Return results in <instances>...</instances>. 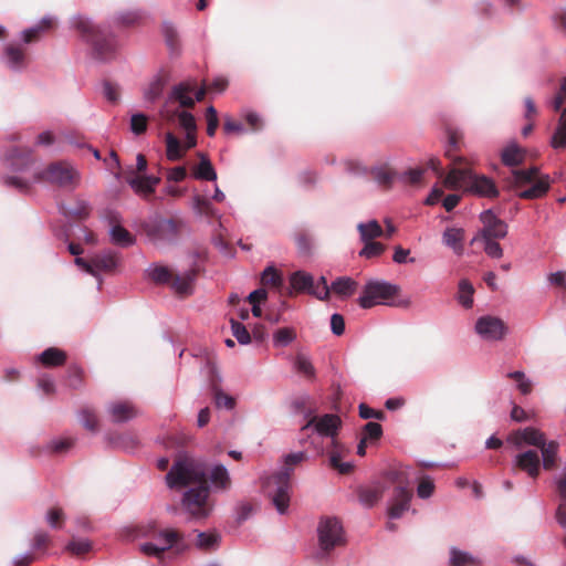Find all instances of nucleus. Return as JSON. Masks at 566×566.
<instances>
[{
    "label": "nucleus",
    "instance_id": "obj_59",
    "mask_svg": "<svg viewBox=\"0 0 566 566\" xmlns=\"http://www.w3.org/2000/svg\"><path fill=\"white\" fill-rule=\"evenodd\" d=\"M148 118L144 114H134L130 118V129L135 135H142L147 130Z\"/></svg>",
    "mask_w": 566,
    "mask_h": 566
},
{
    "label": "nucleus",
    "instance_id": "obj_12",
    "mask_svg": "<svg viewBox=\"0 0 566 566\" xmlns=\"http://www.w3.org/2000/svg\"><path fill=\"white\" fill-rule=\"evenodd\" d=\"M208 87L203 86L196 91V82H182L175 85L169 94V98L179 103L181 107L192 108L196 101L201 102Z\"/></svg>",
    "mask_w": 566,
    "mask_h": 566
},
{
    "label": "nucleus",
    "instance_id": "obj_23",
    "mask_svg": "<svg viewBox=\"0 0 566 566\" xmlns=\"http://www.w3.org/2000/svg\"><path fill=\"white\" fill-rule=\"evenodd\" d=\"M161 116L169 123L178 118L179 126L187 132L197 130V124L195 116L186 111H169L167 108L161 109Z\"/></svg>",
    "mask_w": 566,
    "mask_h": 566
},
{
    "label": "nucleus",
    "instance_id": "obj_58",
    "mask_svg": "<svg viewBox=\"0 0 566 566\" xmlns=\"http://www.w3.org/2000/svg\"><path fill=\"white\" fill-rule=\"evenodd\" d=\"M434 489L436 486L432 479L429 476H423L419 481L417 494L420 499H429L433 494Z\"/></svg>",
    "mask_w": 566,
    "mask_h": 566
},
{
    "label": "nucleus",
    "instance_id": "obj_63",
    "mask_svg": "<svg viewBox=\"0 0 566 566\" xmlns=\"http://www.w3.org/2000/svg\"><path fill=\"white\" fill-rule=\"evenodd\" d=\"M424 170V168L409 169L402 175V178L406 179L409 185H420L422 182Z\"/></svg>",
    "mask_w": 566,
    "mask_h": 566
},
{
    "label": "nucleus",
    "instance_id": "obj_24",
    "mask_svg": "<svg viewBox=\"0 0 566 566\" xmlns=\"http://www.w3.org/2000/svg\"><path fill=\"white\" fill-rule=\"evenodd\" d=\"M384 493L385 486L381 484L363 486L358 490V499L363 505L373 507L382 499Z\"/></svg>",
    "mask_w": 566,
    "mask_h": 566
},
{
    "label": "nucleus",
    "instance_id": "obj_41",
    "mask_svg": "<svg viewBox=\"0 0 566 566\" xmlns=\"http://www.w3.org/2000/svg\"><path fill=\"white\" fill-rule=\"evenodd\" d=\"M525 158V151L521 147L516 145L507 146L502 151V161L506 166H518L524 161Z\"/></svg>",
    "mask_w": 566,
    "mask_h": 566
},
{
    "label": "nucleus",
    "instance_id": "obj_18",
    "mask_svg": "<svg viewBox=\"0 0 566 566\" xmlns=\"http://www.w3.org/2000/svg\"><path fill=\"white\" fill-rule=\"evenodd\" d=\"M9 160H10L11 167L14 170L24 171V170L29 169L35 163V157H34V153L31 148L15 147L10 150Z\"/></svg>",
    "mask_w": 566,
    "mask_h": 566
},
{
    "label": "nucleus",
    "instance_id": "obj_27",
    "mask_svg": "<svg viewBox=\"0 0 566 566\" xmlns=\"http://www.w3.org/2000/svg\"><path fill=\"white\" fill-rule=\"evenodd\" d=\"M556 486L560 501L555 517L557 523L566 528V472L557 480Z\"/></svg>",
    "mask_w": 566,
    "mask_h": 566
},
{
    "label": "nucleus",
    "instance_id": "obj_61",
    "mask_svg": "<svg viewBox=\"0 0 566 566\" xmlns=\"http://www.w3.org/2000/svg\"><path fill=\"white\" fill-rule=\"evenodd\" d=\"M206 119H207V134L212 137L216 134V130L219 126L218 113L213 106H209L206 111Z\"/></svg>",
    "mask_w": 566,
    "mask_h": 566
},
{
    "label": "nucleus",
    "instance_id": "obj_3",
    "mask_svg": "<svg viewBox=\"0 0 566 566\" xmlns=\"http://www.w3.org/2000/svg\"><path fill=\"white\" fill-rule=\"evenodd\" d=\"M136 538H149L150 542L139 545V551L146 556L163 558L165 553L172 547L187 549L184 533L176 528H160L156 522L139 525L135 530Z\"/></svg>",
    "mask_w": 566,
    "mask_h": 566
},
{
    "label": "nucleus",
    "instance_id": "obj_43",
    "mask_svg": "<svg viewBox=\"0 0 566 566\" xmlns=\"http://www.w3.org/2000/svg\"><path fill=\"white\" fill-rule=\"evenodd\" d=\"M80 417L85 429L92 432L99 430V420L95 409L85 406L80 410Z\"/></svg>",
    "mask_w": 566,
    "mask_h": 566
},
{
    "label": "nucleus",
    "instance_id": "obj_55",
    "mask_svg": "<svg viewBox=\"0 0 566 566\" xmlns=\"http://www.w3.org/2000/svg\"><path fill=\"white\" fill-rule=\"evenodd\" d=\"M195 209L198 213L206 217H216L217 210L213 208L211 202L202 196H196L195 199Z\"/></svg>",
    "mask_w": 566,
    "mask_h": 566
},
{
    "label": "nucleus",
    "instance_id": "obj_60",
    "mask_svg": "<svg viewBox=\"0 0 566 566\" xmlns=\"http://www.w3.org/2000/svg\"><path fill=\"white\" fill-rule=\"evenodd\" d=\"M51 544V536L45 531H38L32 541V547L35 551L44 552Z\"/></svg>",
    "mask_w": 566,
    "mask_h": 566
},
{
    "label": "nucleus",
    "instance_id": "obj_57",
    "mask_svg": "<svg viewBox=\"0 0 566 566\" xmlns=\"http://www.w3.org/2000/svg\"><path fill=\"white\" fill-rule=\"evenodd\" d=\"M6 186L17 189L21 193H28L31 190V184L15 176H8L3 179Z\"/></svg>",
    "mask_w": 566,
    "mask_h": 566
},
{
    "label": "nucleus",
    "instance_id": "obj_47",
    "mask_svg": "<svg viewBox=\"0 0 566 566\" xmlns=\"http://www.w3.org/2000/svg\"><path fill=\"white\" fill-rule=\"evenodd\" d=\"M294 367L298 374H302L308 379L315 378V368L311 360L303 354H297L294 360Z\"/></svg>",
    "mask_w": 566,
    "mask_h": 566
},
{
    "label": "nucleus",
    "instance_id": "obj_26",
    "mask_svg": "<svg viewBox=\"0 0 566 566\" xmlns=\"http://www.w3.org/2000/svg\"><path fill=\"white\" fill-rule=\"evenodd\" d=\"M7 63L12 69H21L27 64L25 49L21 44L10 43L4 49Z\"/></svg>",
    "mask_w": 566,
    "mask_h": 566
},
{
    "label": "nucleus",
    "instance_id": "obj_29",
    "mask_svg": "<svg viewBox=\"0 0 566 566\" xmlns=\"http://www.w3.org/2000/svg\"><path fill=\"white\" fill-rule=\"evenodd\" d=\"M66 358V353L57 347L46 348L39 357L41 364L45 367L62 366Z\"/></svg>",
    "mask_w": 566,
    "mask_h": 566
},
{
    "label": "nucleus",
    "instance_id": "obj_1",
    "mask_svg": "<svg viewBox=\"0 0 566 566\" xmlns=\"http://www.w3.org/2000/svg\"><path fill=\"white\" fill-rule=\"evenodd\" d=\"M166 482L170 489L198 483V488L190 489L185 493L184 505L195 517H206L209 514L207 504L209 496L208 479L200 463L186 455H179L167 473Z\"/></svg>",
    "mask_w": 566,
    "mask_h": 566
},
{
    "label": "nucleus",
    "instance_id": "obj_6",
    "mask_svg": "<svg viewBox=\"0 0 566 566\" xmlns=\"http://www.w3.org/2000/svg\"><path fill=\"white\" fill-rule=\"evenodd\" d=\"M385 476L395 485L388 503L387 515L389 518H400L410 509L413 496L411 470L409 467H398L389 470Z\"/></svg>",
    "mask_w": 566,
    "mask_h": 566
},
{
    "label": "nucleus",
    "instance_id": "obj_48",
    "mask_svg": "<svg viewBox=\"0 0 566 566\" xmlns=\"http://www.w3.org/2000/svg\"><path fill=\"white\" fill-rule=\"evenodd\" d=\"M296 338V332L292 327L279 328L273 336L275 346H287Z\"/></svg>",
    "mask_w": 566,
    "mask_h": 566
},
{
    "label": "nucleus",
    "instance_id": "obj_22",
    "mask_svg": "<svg viewBox=\"0 0 566 566\" xmlns=\"http://www.w3.org/2000/svg\"><path fill=\"white\" fill-rule=\"evenodd\" d=\"M55 28V20L51 17L43 18L39 24L33 28L27 29L22 33V39L25 44L38 42L44 32H49Z\"/></svg>",
    "mask_w": 566,
    "mask_h": 566
},
{
    "label": "nucleus",
    "instance_id": "obj_39",
    "mask_svg": "<svg viewBox=\"0 0 566 566\" xmlns=\"http://www.w3.org/2000/svg\"><path fill=\"white\" fill-rule=\"evenodd\" d=\"M516 437L518 440L525 442L526 444L534 446L539 448L546 441L545 436L542 431L527 427L523 430L516 432Z\"/></svg>",
    "mask_w": 566,
    "mask_h": 566
},
{
    "label": "nucleus",
    "instance_id": "obj_10",
    "mask_svg": "<svg viewBox=\"0 0 566 566\" xmlns=\"http://www.w3.org/2000/svg\"><path fill=\"white\" fill-rule=\"evenodd\" d=\"M399 286L388 282L373 281L365 285L358 300L363 308H371L377 304H388V301L399 294Z\"/></svg>",
    "mask_w": 566,
    "mask_h": 566
},
{
    "label": "nucleus",
    "instance_id": "obj_50",
    "mask_svg": "<svg viewBox=\"0 0 566 566\" xmlns=\"http://www.w3.org/2000/svg\"><path fill=\"white\" fill-rule=\"evenodd\" d=\"M65 514L60 506L51 507L46 513V522L52 528L60 530L63 527Z\"/></svg>",
    "mask_w": 566,
    "mask_h": 566
},
{
    "label": "nucleus",
    "instance_id": "obj_53",
    "mask_svg": "<svg viewBox=\"0 0 566 566\" xmlns=\"http://www.w3.org/2000/svg\"><path fill=\"white\" fill-rule=\"evenodd\" d=\"M365 247L359 252L360 256H365L367 259L379 256L384 253L386 247L376 241H365Z\"/></svg>",
    "mask_w": 566,
    "mask_h": 566
},
{
    "label": "nucleus",
    "instance_id": "obj_11",
    "mask_svg": "<svg viewBox=\"0 0 566 566\" xmlns=\"http://www.w3.org/2000/svg\"><path fill=\"white\" fill-rule=\"evenodd\" d=\"M513 176L517 185L532 184L527 189L518 193L522 199L541 198L549 189L548 176L538 177V169L536 167L525 170H514Z\"/></svg>",
    "mask_w": 566,
    "mask_h": 566
},
{
    "label": "nucleus",
    "instance_id": "obj_28",
    "mask_svg": "<svg viewBox=\"0 0 566 566\" xmlns=\"http://www.w3.org/2000/svg\"><path fill=\"white\" fill-rule=\"evenodd\" d=\"M109 234L112 242L122 248L130 247L136 241L135 237L128 230H126L119 223H114L113 220Z\"/></svg>",
    "mask_w": 566,
    "mask_h": 566
},
{
    "label": "nucleus",
    "instance_id": "obj_52",
    "mask_svg": "<svg viewBox=\"0 0 566 566\" xmlns=\"http://www.w3.org/2000/svg\"><path fill=\"white\" fill-rule=\"evenodd\" d=\"M140 20L142 14L138 11H127L119 13L115 19V23L128 28L138 24Z\"/></svg>",
    "mask_w": 566,
    "mask_h": 566
},
{
    "label": "nucleus",
    "instance_id": "obj_54",
    "mask_svg": "<svg viewBox=\"0 0 566 566\" xmlns=\"http://www.w3.org/2000/svg\"><path fill=\"white\" fill-rule=\"evenodd\" d=\"M230 323H231L232 334L238 339V342L242 345L249 344L251 342V336H250V333L248 332L247 327L242 323H240L233 318L230 319Z\"/></svg>",
    "mask_w": 566,
    "mask_h": 566
},
{
    "label": "nucleus",
    "instance_id": "obj_13",
    "mask_svg": "<svg viewBox=\"0 0 566 566\" xmlns=\"http://www.w3.org/2000/svg\"><path fill=\"white\" fill-rule=\"evenodd\" d=\"M475 331L484 339L500 340L506 335L507 326L501 318L486 315L476 321Z\"/></svg>",
    "mask_w": 566,
    "mask_h": 566
},
{
    "label": "nucleus",
    "instance_id": "obj_21",
    "mask_svg": "<svg viewBox=\"0 0 566 566\" xmlns=\"http://www.w3.org/2000/svg\"><path fill=\"white\" fill-rule=\"evenodd\" d=\"M331 444L332 449L328 451L329 465L342 474L349 473L353 470V465L342 462V458L346 454L347 450L336 440H331Z\"/></svg>",
    "mask_w": 566,
    "mask_h": 566
},
{
    "label": "nucleus",
    "instance_id": "obj_8",
    "mask_svg": "<svg viewBox=\"0 0 566 566\" xmlns=\"http://www.w3.org/2000/svg\"><path fill=\"white\" fill-rule=\"evenodd\" d=\"M196 275V270L178 274L161 265L155 266L149 273V276L154 282L158 284H169L175 293L181 297L192 294Z\"/></svg>",
    "mask_w": 566,
    "mask_h": 566
},
{
    "label": "nucleus",
    "instance_id": "obj_9",
    "mask_svg": "<svg viewBox=\"0 0 566 566\" xmlns=\"http://www.w3.org/2000/svg\"><path fill=\"white\" fill-rule=\"evenodd\" d=\"M318 545L322 554H329L335 547L345 544L340 522L336 517H323L317 526Z\"/></svg>",
    "mask_w": 566,
    "mask_h": 566
},
{
    "label": "nucleus",
    "instance_id": "obj_32",
    "mask_svg": "<svg viewBox=\"0 0 566 566\" xmlns=\"http://www.w3.org/2000/svg\"><path fill=\"white\" fill-rule=\"evenodd\" d=\"M463 230L459 228H448L443 232L442 241L446 245L450 247L457 254L463 251Z\"/></svg>",
    "mask_w": 566,
    "mask_h": 566
},
{
    "label": "nucleus",
    "instance_id": "obj_51",
    "mask_svg": "<svg viewBox=\"0 0 566 566\" xmlns=\"http://www.w3.org/2000/svg\"><path fill=\"white\" fill-rule=\"evenodd\" d=\"M382 437V427L378 422H367L363 427L361 438L367 441L375 442Z\"/></svg>",
    "mask_w": 566,
    "mask_h": 566
},
{
    "label": "nucleus",
    "instance_id": "obj_36",
    "mask_svg": "<svg viewBox=\"0 0 566 566\" xmlns=\"http://www.w3.org/2000/svg\"><path fill=\"white\" fill-rule=\"evenodd\" d=\"M167 84V76L165 74H158L147 86L144 92L145 99L148 102H155L158 99Z\"/></svg>",
    "mask_w": 566,
    "mask_h": 566
},
{
    "label": "nucleus",
    "instance_id": "obj_49",
    "mask_svg": "<svg viewBox=\"0 0 566 566\" xmlns=\"http://www.w3.org/2000/svg\"><path fill=\"white\" fill-rule=\"evenodd\" d=\"M261 283L265 286L280 287L283 279L275 268L268 266L262 273Z\"/></svg>",
    "mask_w": 566,
    "mask_h": 566
},
{
    "label": "nucleus",
    "instance_id": "obj_4",
    "mask_svg": "<svg viewBox=\"0 0 566 566\" xmlns=\"http://www.w3.org/2000/svg\"><path fill=\"white\" fill-rule=\"evenodd\" d=\"M306 459L304 452L291 453L285 458V467L263 482L265 493L271 497L273 505L279 513L284 514L290 504L291 476L293 465Z\"/></svg>",
    "mask_w": 566,
    "mask_h": 566
},
{
    "label": "nucleus",
    "instance_id": "obj_30",
    "mask_svg": "<svg viewBox=\"0 0 566 566\" xmlns=\"http://www.w3.org/2000/svg\"><path fill=\"white\" fill-rule=\"evenodd\" d=\"M290 284L296 293L307 292L311 294L314 280L313 276L304 271H296L290 277Z\"/></svg>",
    "mask_w": 566,
    "mask_h": 566
},
{
    "label": "nucleus",
    "instance_id": "obj_2",
    "mask_svg": "<svg viewBox=\"0 0 566 566\" xmlns=\"http://www.w3.org/2000/svg\"><path fill=\"white\" fill-rule=\"evenodd\" d=\"M473 164L474 160L467 157L459 156L455 158L454 167L443 178V185L449 189H462L479 197H497L499 190L494 181L484 175L474 174L469 167Z\"/></svg>",
    "mask_w": 566,
    "mask_h": 566
},
{
    "label": "nucleus",
    "instance_id": "obj_15",
    "mask_svg": "<svg viewBox=\"0 0 566 566\" xmlns=\"http://www.w3.org/2000/svg\"><path fill=\"white\" fill-rule=\"evenodd\" d=\"M185 227V222L177 218L158 220L149 232L154 239L160 241L176 240Z\"/></svg>",
    "mask_w": 566,
    "mask_h": 566
},
{
    "label": "nucleus",
    "instance_id": "obj_38",
    "mask_svg": "<svg viewBox=\"0 0 566 566\" xmlns=\"http://www.w3.org/2000/svg\"><path fill=\"white\" fill-rule=\"evenodd\" d=\"M558 447L556 441H545L543 446L539 447L545 470H553L556 467Z\"/></svg>",
    "mask_w": 566,
    "mask_h": 566
},
{
    "label": "nucleus",
    "instance_id": "obj_46",
    "mask_svg": "<svg viewBox=\"0 0 566 566\" xmlns=\"http://www.w3.org/2000/svg\"><path fill=\"white\" fill-rule=\"evenodd\" d=\"M357 283L350 277H339L332 283V291L340 296H349L354 294Z\"/></svg>",
    "mask_w": 566,
    "mask_h": 566
},
{
    "label": "nucleus",
    "instance_id": "obj_42",
    "mask_svg": "<svg viewBox=\"0 0 566 566\" xmlns=\"http://www.w3.org/2000/svg\"><path fill=\"white\" fill-rule=\"evenodd\" d=\"M473 294H474V287L471 284V282L467 279H462L459 282V290H458L459 303L465 308H471L473 305Z\"/></svg>",
    "mask_w": 566,
    "mask_h": 566
},
{
    "label": "nucleus",
    "instance_id": "obj_14",
    "mask_svg": "<svg viewBox=\"0 0 566 566\" xmlns=\"http://www.w3.org/2000/svg\"><path fill=\"white\" fill-rule=\"evenodd\" d=\"M480 220L483 223L481 237L483 240H497L503 239L507 234V224L497 218L492 210H485L480 214Z\"/></svg>",
    "mask_w": 566,
    "mask_h": 566
},
{
    "label": "nucleus",
    "instance_id": "obj_64",
    "mask_svg": "<svg viewBox=\"0 0 566 566\" xmlns=\"http://www.w3.org/2000/svg\"><path fill=\"white\" fill-rule=\"evenodd\" d=\"M359 416L363 418V419H371V418H375V419H378V420H382L385 419V412L381 411V410H375L370 407H368L367 405L365 403H360L359 405Z\"/></svg>",
    "mask_w": 566,
    "mask_h": 566
},
{
    "label": "nucleus",
    "instance_id": "obj_19",
    "mask_svg": "<svg viewBox=\"0 0 566 566\" xmlns=\"http://www.w3.org/2000/svg\"><path fill=\"white\" fill-rule=\"evenodd\" d=\"M515 465L520 470L527 472V474L531 478H533V479L537 478L539 474V468H541V460H539L537 451L527 450L523 453L517 454Z\"/></svg>",
    "mask_w": 566,
    "mask_h": 566
},
{
    "label": "nucleus",
    "instance_id": "obj_45",
    "mask_svg": "<svg viewBox=\"0 0 566 566\" xmlns=\"http://www.w3.org/2000/svg\"><path fill=\"white\" fill-rule=\"evenodd\" d=\"M450 566H476L479 560L467 552L458 548L450 551Z\"/></svg>",
    "mask_w": 566,
    "mask_h": 566
},
{
    "label": "nucleus",
    "instance_id": "obj_31",
    "mask_svg": "<svg viewBox=\"0 0 566 566\" xmlns=\"http://www.w3.org/2000/svg\"><path fill=\"white\" fill-rule=\"evenodd\" d=\"M200 163L193 169V177L200 180L214 181L217 179V172L210 161V159L200 154Z\"/></svg>",
    "mask_w": 566,
    "mask_h": 566
},
{
    "label": "nucleus",
    "instance_id": "obj_16",
    "mask_svg": "<svg viewBox=\"0 0 566 566\" xmlns=\"http://www.w3.org/2000/svg\"><path fill=\"white\" fill-rule=\"evenodd\" d=\"M340 426V419L336 415H324L323 417H313L308 420V422L302 428L303 431L307 430L311 427H314L315 431L321 436L331 437L332 440H335L334 437L337 434V430Z\"/></svg>",
    "mask_w": 566,
    "mask_h": 566
},
{
    "label": "nucleus",
    "instance_id": "obj_5",
    "mask_svg": "<svg viewBox=\"0 0 566 566\" xmlns=\"http://www.w3.org/2000/svg\"><path fill=\"white\" fill-rule=\"evenodd\" d=\"M72 25L92 45L96 59L109 61L115 57L117 41L108 30L94 24L88 18L83 15L74 17Z\"/></svg>",
    "mask_w": 566,
    "mask_h": 566
},
{
    "label": "nucleus",
    "instance_id": "obj_35",
    "mask_svg": "<svg viewBox=\"0 0 566 566\" xmlns=\"http://www.w3.org/2000/svg\"><path fill=\"white\" fill-rule=\"evenodd\" d=\"M370 172L379 186L384 187L385 189L391 188L396 177V171L392 168L384 165L373 168Z\"/></svg>",
    "mask_w": 566,
    "mask_h": 566
},
{
    "label": "nucleus",
    "instance_id": "obj_37",
    "mask_svg": "<svg viewBox=\"0 0 566 566\" xmlns=\"http://www.w3.org/2000/svg\"><path fill=\"white\" fill-rule=\"evenodd\" d=\"M357 230L363 242L373 241L374 239L384 235V230L376 220H370L366 223H359L357 226Z\"/></svg>",
    "mask_w": 566,
    "mask_h": 566
},
{
    "label": "nucleus",
    "instance_id": "obj_34",
    "mask_svg": "<svg viewBox=\"0 0 566 566\" xmlns=\"http://www.w3.org/2000/svg\"><path fill=\"white\" fill-rule=\"evenodd\" d=\"M166 142V155L167 158L171 161L179 160L185 155V148L181 145V142L171 133H166L165 136Z\"/></svg>",
    "mask_w": 566,
    "mask_h": 566
},
{
    "label": "nucleus",
    "instance_id": "obj_17",
    "mask_svg": "<svg viewBox=\"0 0 566 566\" xmlns=\"http://www.w3.org/2000/svg\"><path fill=\"white\" fill-rule=\"evenodd\" d=\"M107 413L114 423L126 422L138 416L136 407L126 400L109 403L107 406Z\"/></svg>",
    "mask_w": 566,
    "mask_h": 566
},
{
    "label": "nucleus",
    "instance_id": "obj_20",
    "mask_svg": "<svg viewBox=\"0 0 566 566\" xmlns=\"http://www.w3.org/2000/svg\"><path fill=\"white\" fill-rule=\"evenodd\" d=\"M126 180L136 193L148 197L155 192V187L159 184L160 178L155 176L130 175Z\"/></svg>",
    "mask_w": 566,
    "mask_h": 566
},
{
    "label": "nucleus",
    "instance_id": "obj_62",
    "mask_svg": "<svg viewBox=\"0 0 566 566\" xmlns=\"http://www.w3.org/2000/svg\"><path fill=\"white\" fill-rule=\"evenodd\" d=\"M214 402L218 408H226L231 410L235 406V400L233 397L224 394L220 389H216L214 391Z\"/></svg>",
    "mask_w": 566,
    "mask_h": 566
},
{
    "label": "nucleus",
    "instance_id": "obj_33",
    "mask_svg": "<svg viewBox=\"0 0 566 566\" xmlns=\"http://www.w3.org/2000/svg\"><path fill=\"white\" fill-rule=\"evenodd\" d=\"M195 545L205 552L214 551L220 543V535L214 532H198L195 536Z\"/></svg>",
    "mask_w": 566,
    "mask_h": 566
},
{
    "label": "nucleus",
    "instance_id": "obj_7",
    "mask_svg": "<svg viewBox=\"0 0 566 566\" xmlns=\"http://www.w3.org/2000/svg\"><path fill=\"white\" fill-rule=\"evenodd\" d=\"M33 181L73 191L81 184V172L66 160H57L34 172Z\"/></svg>",
    "mask_w": 566,
    "mask_h": 566
},
{
    "label": "nucleus",
    "instance_id": "obj_40",
    "mask_svg": "<svg viewBox=\"0 0 566 566\" xmlns=\"http://www.w3.org/2000/svg\"><path fill=\"white\" fill-rule=\"evenodd\" d=\"M210 481L216 489L228 490L231 485V479L228 470L221 465H216L210 472Z\"/></svg>",
    "mask_w": 566,
    "mask_h": 566
},
{
    "label": "nucleus",
    "instance_id": "obj_44",
    "mask_svg": "<svg viewBox=\"0 0 566 566\" xmlns=\"http://www.w3.org/2000/svg\"><path fill=\"white\" fill-rule=\"evenodd\" d=\"M551 146L555 149L566 147V109H563L556 130L552 136Z\"/></svg>",
    "mask_w": 566,
    "mask_h": 566
},
{
    "label": "nucleus",
    "instance_id": "obj_25",
    "mask_svg": "<svg viewBox=\"0 0 566 566\" xmlns=\"http://www.w3.org/2000/svg\"><path fill=\"white\" fill-rule=\"evenodd\" d=\"M119 262V258L115 252L106 251L93 256V270L94 275L98 271L111 272L113 271Z\"/></svg>",
    "mask_w": 566,
    "mask_h": 566
},
{
    "label": "nucleus",
    "instance_id": "obj_56",
    "mask_svg": "<svg viewBox=\"0 0 566 566\" xmlns=\"http://www.w3.org/2000/svg\"><path fill=\"white\" fill-rule=\"evenodd\" d=\"M66 549L73 555L83 556L92 549V543L87 539H73L67 544Z\"/></svg>",
    "mask_w": 566,
    "mask_h": 566
}]
</instances>
